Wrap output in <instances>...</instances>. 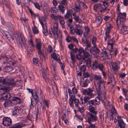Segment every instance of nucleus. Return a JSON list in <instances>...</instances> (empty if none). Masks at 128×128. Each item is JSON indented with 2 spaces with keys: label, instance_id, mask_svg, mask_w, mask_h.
I'll list each match as a JSON object with an SVG mask.
<instances>
[{
  "label": "nucleus",
  "instance_id": "nucleus-42",
  "mask_svg": "<svg viewBox=\"0 0 128 128\" xmlns=\"http://www.w3.org/2000/svg\"><path fill=\"white\" fill-rule=\"evenodd\" d=\"M94 53L95 54L97 53L99 54L100 53V50L98 48L95 46H93Z\"/></svg>",
  "mask_w": 128,
  "mask_h": 128
},
{
  "label": "nucleus",
  "instance_id": "nucleus-46",
  "mask_svg": "<svg viewBox=\"0 0 128 128\" xmlns=\"http://www.w3.org/2000/svg\"><path fill=\"white\" fill-rule=\"evenodd\" d=\"M32 31L34 34H38V33L39 31L37 28L34 26L32 28Z\"/></svg>",
  "mask_w": 128,
  "mask_h": 128
},
{
  "label": "nucleus",
  "instance_id": "nucleus-3",
  "mask_svg": "<svg viewBox=\"0 0 128 128\" xmlns=\"http://www.w3.org/2000/svg\"><path fill=\"white\" fill-rule=\"evenodd\" d=\"M16 38L19 46L23 48H25L26 46L23 34L21 33L18 32L16 36Z\"/></svg>",
  "mask_w": 128,
  "mask_h": 128
},
{
  "label": "nucleus",
  "instance_id": "nucleus-63",
  "mask_svg": "<svg viewBox=\"0 0 128 128\" xmlns=\"http://www.w3.org/2000/svg\"><path fill=\"white\" fill-rule=\"evenodd\" d=\"M21 20L22 22L24 24H26L27 23V20L24 19L23 18H21Z\"/></svg>",
  "mask_w": 128,
  "mask_h": 128
},
{
  "label": "nucleus",
  "instance_id": "nucleus-47",
  "mask_svg": "<svg viewBox=\"0 0 128 128\" xmlns=\"http://www.w3.org/2000/svg\"><path fill=\"white\" fill-rule=\"evenodd\" d=\"M70 31L71 34H74L75 33V30H74V28L72 26H70Z\"/></svg>",
  "mask_w": 128,
  "mask_h": 128
},
{
  "label": "nucleus",
  "instance_id": "nucleus-64",
  "mask_svg": "<svg viewBox=\"0 0 128 128\" xmlns=\"http://www.w3.org/2000/svg\"><path fill=\"white\" fill-rule=\"evenodd\" d=\"M76 58L78 60H79L81 59L82 56L80 54H76Z\"/></svg>",
  "mask_w": 128,
  "mask_h": 128
},
{
  "label": "nucleus",
  "instance_id": "nucleus-18",
  "mask_svg": "<svg viewBox=\"0 0 128 128\" xmlns=\"http://www.w3.org/2000/svg\"><path fill=\"white\" fill-rule=\"evenodd\" d=\"M81 63H80V65H78L76 67V70L77 72H79V70L80 72H84L86 70V66L84 65H80Z\"/></svg>",
  "mask_w": 128,
  "mask_h": 128
},
{
  "label": "nucleus",
  "instance_id": "nucleus-10",
  "mask_svg": "<svg viewBox=\"0 0 128 128\" xmlns=\"http://www.w3.org/2000/svg\"><path fill=\"white\" fill-rule=\"evenodd\" d=\"M82 91L84 95H88L90 96V98H93L94 96V90L93 88H90L87 90L83 89Z\"/></svg>",
  "mask_w": 128,
  "mask_h": 128
},
{
  "label": "nucleus",
  "instance_id": "nucleus-58",
  "mask_svg": "<svg viewBox=\"0 0 128 128\" xmlns=\"http://www.w3.org/2000/svg\"><path fill=\"white\" fill-rule=\"evenodd\" d=\"M52 88L54 92H57V87L56 86L55 84H54L52 86Z\"/></svg>",
  "mask_w": 128,
  "mask_h": 128
},
{
  "label": "nucleus",
  "instance_id": "nucleus-54",
  "mask_svg": "<svg viewBox=\"0 0 128 128\" xmlns=\"http://www.w3.org/2000/svg\"><path fill=\"white\" fill-rule=\"evenodd\" d=\"M34 6L36 8L39 10H40V7L38 4L36 2H34Z\"/></svg>",
  "mask_w": 128,
  "mask_h": 128
},
{
  "label": "nucleus",
  "instance_id": "nucleus-45",
  "mask_svg": "<svg viewBox=\"0 0 128 128\" xmlns=\"http://www.w3.org/2000/svg\"><path fill=\"white\" fill-rule=\"evenodd\" d=\"M106 1H107L104 0V1H102V4L104 6V8H108V4Z\"/></svg>",
  "mask_w": 128,
  "mask_h": 128
},
{
  "label": "nucleus",
  "instance_id": "nucleus-9",
  "mask_svg": "<svg viewBox=\"0 0 128 128\" xmlns=\"http://www.w3.org/2000/svg\"><path fill=\"white\" fill-rule=\"evenodd\" d=\"M36 47L38 50V54L40 56H44V51L43 50L41 49L42 44L40 40L39 39H36Z\"/></svg>",
  "mask_w": 128,
  "mask_h": 128
},
{
  "label": "nucleus",
  "instance_id": "nucleus-38",
  "mask_svg": "<svg viewBox=\"0 0 128 128\" xmlns=\"http://www.w3.org/2000/svg\"><path fill=\"white\" fill-rule=\"evenodd\" d=\"M112 66L113 68L115 70H116L118 68V66L117 65L116 62H112L111 63Z\"/></svg>",
  "mask_w": 128,
  "mask_h": 128
},
{
  "label": "nucleus",
  "instance_id": "nucleus-20",
  "mask_svg": "<svg viewBox=\"0 0 128 128\" xmlns=\"http://www.w3.org/2000/svg\"><path fill=\"white\" fill-rule=\"evenodd\" d=\"M2 98L4 100H8L10 98V94L7 92H5L3 93H2Z\"/></svg>",
  "mask_w": 128,
  "mask_h": 128
},
{
  "label": "nucleus",
  "instance_id": "nucleus-60",
  "mask_svg": "<svg viewBox=\"0 0 128 128\" xmlns=\"http://www.w3.org/2000/svg\"><path fill=\"white\" fill-rule=\"evenodd\" d=\"M111 112L112 114L115 115L116 114V110L115 108L113 107L112 108Z\"/></svg>",
  "mask_w": 128,
  "mask_h": 128
},
{
  "label": "nucleus",
  "instance_id": "nucleus-29",
  "mask_svg": "<svg viewBox=\"0 0 128 128\" xmlns=\"http://www.w3.org/2000/svg\"><path fill=\"white\" fill-rule=\"evenodd\" d=\"M110 10L109 8H103L102 5L100 8L99 9V10H98V11L102 13L106 12V11H109Z\"/></svg>",
  "mask_w": 128,
  "mask_h": 128
},
{
  "label": "nucleus",
  "instance_id": "nucleus-31",
  "mask_svg": "<svg viewBox=\"0 0 128 128\" xmlns=\"http://www.w3.org/2000/svg\"><path fill=\"white\" fill-rule=\"evenodd\" d=\"M6 33L7 34H6V36H5L6 38L10 42L12 41L13 40L12 38L11 35L8 32H6Z\"/></svg>",
  "mask_w": 128,
  "mask_h": 128
},
{
  "label": "nucleus",
  "instance_id": "nucleus-40",
  "mask_svg": "<svg viewBox=\"0 0 128 128\" xmlns=\"http://www.w3.org/2000/svg\"><path fill=\"white\" fill-rule=\"evenodd\" d=\"M95 106L98 105L100 104V100L98 98L96 97L94 100Z\"/></svg>",
  "mask_w": 128,
  "mask_h": 128
},
{
  "label": "nucleus",
  "instance_id": "nucleus-26",
  "mask_svg": "<svg viewBox=\"0 0 128 128\" xmlns=\"http://www.w3.org/2000/svg\"><path fill=\"white\" fill-rule=\"evenodd\" d=\"M90 32L89 28L88 26H86L85 27V32L84 33L83 37L84 38H87V36Z\"/></svg>",
  "mask_w": 128,
  "mask_h": 128
},
{
  "label": "nucleus",
  "instance_id": "nucleus-17",
  "mask_svg": "<svg viewBox=\"0 0 128 128\" xmlns=\"http://www.w3.org/2000/svg\"><path fill=\"white\" fill-rule=\"evenodd\" d=\"M124 24L121 25L120 31L122 33L124 34H126L128 33V28Z\"/></svg>",
  "mask_w": 128,
  "mask_h": 128
},
{
  "label": "nucleus",
  "instance_id": "nucleus-14",
  "mask_svg": "<svg viewBox=\"0 0 128 128\" xmlns=\"http://www.w3.org/2000/svg\"><path fill=\"white\" fill-rule=\"evenodd\" d=\"M9 63L10 65V66H7L4 67V69L6 72H9L13 70V66H14L15 64V62L13 60L9 61Z\"/></svg>",
  "mask_w": 128,
  "mask_h": 128
},
{
  "label": "nucleus",
  "instance_id": "nucleus-13",
  "mask_svg": "<svg viewBox=\"0 0 128 128\" xmlns=\"http://www.w3.org/2000/svg\"><path fill=\"white\" fill-rule=\"evenodd\" d=\"M69 104L71 106L72 105L73 102H74L75 106L78 107L80 102L78 99L76 98L75 96L69 99Z\"/></svg>",
  "mask_w": 128,
  "mask_h": 128
},
{
  "label": "nucleus",
  "instance_id": "nucleus-41",
  "mask_svg": "<svg viewBox=\"0 0 128 128\" xmlns=\"http://www.w3.org/2000/svg\"><path fill=\"white\" fill-rule=\"evenodd\" d=\"M87 51H85L84 52V57L86 58H89L90 57V55L89 53L87 52Z\"/></svg>",
  "mask_w": 128,
  "mask_h": 128
},
{
  "label": "nucleus",
  "instance_id": "nucleus-36",
  "mask_svg": "<svg viewBox=\"0 0 128 128\" xmlns=\"http://www.w3.org/2000/svg\"><path fill=\"white\" fill-rule=\"evenodd\" d=\"M60 16L59 15L56 16L54 14H52L51 16V17L52 19L56 20H58V19L59 18Z\"/></svg>",
  "mask_w": 128,
  "mask_h": 128
},
{
  "label": "nucleus",
  "instance_id": "nucleus-5",
  "mask_svg": "<svg viewBox=\"0 0 128 128\" xmlns=\"http://www.w3.org/2000/svg\"><path fill=\"white\" fill-rule=\"evenodd\" d=\"M46 18L45 17H42L39 18V21L42 27L44 34L46 36L48 35L47 25L46 20Z\"/></svg>",
  "mask_w": 128,
  "mask_h": 128
},
{
  "label": "nucleus",
  "instance_id": "nucleus-21",
  "mask_svg": "<svg viewBox=\"0 0 128 128\" xmlns=\"http://www.w3.org/2000/svg\"><path fill=\"white\" fill-rule=\"evenodd\" d=\"M6 28L9 32H11L13 29V26L10 22H7L5 24Z\"/></svg>",
  "mask_w": 128,
  "mask_h": 128
},
{
  "label": "nucleus",
  "instance_id": "nucleus-50",
  "mask_svg": "<svg viewBox=\"0 0 128 128\" xmlns=\"http://www.w3.org/2000/svg\"><path fill=\"white\" fill-rule=\"evenodd\" d=\"M33 62L34 65L37 66L38 65V58H33Z\"/></svg>",
  "mask_w": 128,
  "mask_h": 128
},
{
  "label": "nucleus",
  "instance_id": "nucleus-7",
  "mask_svg": "<svg viewBox=\"0 0 128 128\" xmlns=\"http://www.w3.org/2000/svg\"><path fill=\"white\" fill-rule=\"evenodd\" d=\"M118 16L117 17L116 22L118 26L121 24H124L126 20V14L125 13H121L120 12L118 14Z\"/></svg>",
  "mask_w": 128,
  "mask_h": 128
},
{
  "label": "nucleus",
  "instance_id": "nucleus-8",
  "mask_svg": "<svg viewBox=\"0 0 128 128\" xmlns=\"http://www.w3.org/2000/svg\"><path fill=\"white\" fill-rule=\"evenodd\" d=\"M97 112H89V116L88 118V122L90 124H92L93 122L97 121L98 118L97 116Z\"/></svg>",
  "mask_w": 128,
  "mask_h": 128
},
{
  "label": "nucleus",
  "instance_id": "nucleus-27",
  "mask_svg": "<svg viewBox=\"0 0 128 128\" xmlns=\"http://www.w3.org/2000/svg\"><path fill=\"white\" fill-rule=\"evenodd\" d=\"M72 13L73 12L72 10H68L66 13L65 16V19H68L70 16H71Z\"/></svg>",
  "mask_w": 128,
  "mask_h": 128
},
{
  "label": "nucleus",
  "instance_id": "nucleus-16",
  "mask_svg": "<svg viewBox=\"0 0 128 128\" xmlns=\"http://www.w3.org/2000/svg\"><path fill=\"white\" fill-rule=\"evenodd\" d=\"M82 2L78 0L76 2V6L74 8L76 12H78L82 9V5L81 4Z\"/></svg>",
  "mask_w": 128,
  "mask_h": 128
},
{
  "label": "nucleus",
  "instance_id": "nucleus-32",
  "mask_svg": "<svg viewBox=\"0 0 128 128\" xmlns=\"http://www.w3.org/2000/svg\"><path fill=\"white\" fill-rule=\"evenodd\" d=\"M102 17L100 16H98L96 17V22L98 24H100L102 22Z\"/></svg>",
  "mask_w": 128,
  "mask_h": 128
},
{
  "label": "nucleus",
  "instance_id": "nucleus-61",
  "mask_svg": "<svg viewBox=\"0 0 128 128\" xmlns=\"http://www.w3.org/2000/svg\"><path fill=\"white\" fill-rule=\"evenodd\" d=\"M86 64L88 66H90L91 65V62L90 60V59H89L88 60H86Z\"/></svg>",
  "mask_w": 128,
  "mask_h": 128
},
{
  "label": "nucleus",
  "instance_id": "nucleus-49",
  "mask_svg": "<svg viewBox=\"0 0 128 128\" xmlns=\"http://www.w3.org/2000/svg\"><path fill=\"white\" fill-rule=\"evenodd\" d=\"M104 68V66L103 64H99L97 68H98L100 71H102L103 70Z\"/></svg>",
  "mask_w": 128,
  "mask_h": 128
},
{
  "label": "nucleus",
  "instance_id": "nucleus-62",
  "mask_svg": "<svg viewBox=\"0 0 128 128\" xmlns=\"http://www.w3.org/2000/svg\"><path fill=\"white\" fill-rule=\"evenodd\" d=\"M99 119L100 122H102L104 120V117L103 114H101L99 116Z\"/></svg>",
  "mask_w": 128,
  "mask_h": 128
},
{
  "label": "nucleus",
  "instance_id": "nucleus-57",
  "mask_svg": "<svg viewBox=\"0 0 128 128\" xmlns=\"http://www.w3.org/2000/svg\"><path fill=\"white\" fill-rule=\"evenodd\" d=\"M88 104H89L90 106H95L94 100H90L88 102Z\"/></svg>",
  "mask_w": 128,
  "mask_h": 128
},
{
  "label": "nucleus",
  "instance_id": "nucleus-1",
  "mask_svg": "<svg viewBox=\"0 0 128 128\" xmlns=\"http://www.w3.org/2000/svg\"><path fill=\"white\" fill-rule=\"evenodd\" d=\"M102 78L101 75L95 74L94 76V80L96 82L95 84L96 90L100 95L103 94L102 96L104 97L106 94L105 86V82Z\"/></svg>",
  "mask_w": 128,
  "mask_h": 128
},
{
  "label": "nucleus",
  "instance_id": "nucleus-56",
  "mask_svg": "<svg viewBox=\"0 0 128 128\" xmlns=\"http://www.w3.org/2000/svg\"><path fill=\"white\" fill-rule=\"evenodd\" d=\"M72 90L73 94H76L78 92V90L75 87L73 88Z\"/></svg>",
  "mask_w": 128,
  "mask_h": 128
},
{
  "label": "nucleus",
  "instance_id": "nucleus-51",
  "mask_svg": "<svg viewBox=\"0 0 128 128\" xmlns=\"http://www.w3.org/2000/svg\"><path fill=\"white\" fill-rule=\"evenodd\" d=\"M71 91V90L70 89H68V92L69 93V96H70L69 99L70 98H72V97H74V96H75V95H73L72 94Z\"/></svg>",
  "mask_w": 128,
  "mask_h": 128
},
{
  "label": "nucleus",
  "instance_id": "nucleus-23",
  "mask_svg": "<svg viewBox=\"0 0 128 128\" xmlns=\"http://www.w3.org/2000/svg\"><path fill=\"white\" fill-rule=\"evenodd\" d=\"M12 101L14 105L19 104L21 101V100L20 98L18 97H14L12 99Z\"/></svg>",
  "mask_w": 128,
  "mask_h": 128
},
{
  "label": "nucleus",
  "instance_id": "nucleus-25",
  "mask_svg": "<svg viewBox=\"0 0 128 128\" xmlns=\"http://www.w3.org/2000/svg\"><path fill=\"white\" fill-rule=\"evenodd\" d=\"M99 63L98 62V60H94L93 62L92 68L94 70H96L98 68Z\"/></svg>",
  "mask_w": 128,
  "mask_h": 128
},
{
  "label": "nucleus",
  "instance_id": "nucleus-4",
  "mask_svg": "<svg viewBox=\"0 0 128 128\" xmlns=\"http://www.w3.org/2000/svg\"><path fill=\"white\" fill-rule=\"evenodd\" d=\"M42 90L41 89L39 88L38 89V90H36L34 91L32 94L33 99L34 100L35 102L32 101L31 100V104L30 105V108H32L34 106H35L38 102V94H41Z\"/></svg>",
  "mask_w": 128,
  "mask_h": 128
},
{
  "label": "nucleus",
  "instance_id": "nucleus-24",
  "mask_svg": "<svg viewBox=\"0 0 128 128\" xmlns=\"http://www.w3.org/2000/svg\"><path fill=\"white\" fill-rule=\"evenodd\" d=\"M4 105L5 107L11 106H14V104L10 100H6L5 101Z\"/></svg>",
  "mask_w": 128,
  "mask_h": 128
},
{
  "label": "nucleus",
  "instance_id": "nucleus-28",
  "mask_svg": "<svg viewBox=\"0 0 128 128\" xmlns=\"http://www.w3.org/2000/svg\"><path fill=\"white\" fill-rule=\"evenodd\" d=\"M23 126L22 124L20 123H18L14 124L10 128H22Z\"/></svg>",
  "mask_w": 128,
  "mask_h": 128
},
{
  "label": "nucleus",
  "instance_id": "nucleus-53",
  "mask_svg": "<svg viewBox=\"0 0 128 128\" xmlns=\"http://www.w3.org/2000/svg\"><path fill=\"white\" fill-rule=\"evenodd\" d=\"M20 112V110H19L16 111H13V114L14 115H18L19 114Z\"/></svg>",
  "mask_w": 128,
  "mask_h": 128
},
{
  "label": "nucleus",
  "instance_id": "nucleus-30",
  "mask_svg": "<svg viewBox=\"0 0 128 128\" xmlns=\"http://www.w3.org/2000/svg\"><path fill=\"white\" fill-rule=\"evenodd\" d=\"M83 76L84 78H86L87 79L86 80L88 79H89L90 80H92V78L90 76V74L87 72H84L83 74Z\"/></svg>",
  "mask_w": 128,
  "mask_h": 128
},
{
  "label": "nucleus",
  "instance_id": "nucleus-35",
  "mask_svg": "<svg viewBox=\"0 0 128 128\" xmlns=\"http://www.w3.org/2000/svg\"><path fill=\"white\" fill-rule=\"evenodd\" d=\"M102 5L101 4H98L94 5V10L97 11L98 9L99 10V9L100 8Z\"/></svg>",
  "mask_w": 128,
  "mask_h": 128
},
{
  "label": "nucleus",
  "instance_id": "nucleus-43",
  "mask_svg": "<svg viewBox=\"0 0 128 128\" xmlns=\"http://www.w3.org/2000/svg\"><path fill=\"white\" fill-rule=\"evenodd\" d=\"M59 20L60 23L61 25H64L65 24V22L64 21L63 18L62 16H60L59 18Z\"/></svg>",
  "mask_w": 128,
  "mask_h": 128
},
{
  "label": "nucleus",
  "instance_id": "nucleus-33",
  "mask_svg": "<svg viewBox=\"0 0 128 128\" xmlns=\"http://www.w3.org/2000/svg\"><path fill=\"white\" fill-rule=\"evenodd\" d=\"M57 61L60 64V66L61 69L63 70L64 68L65 65L64 63H62L60 61V59H58L57 60Z\"/></svg>",
  "mask_w": 128,
  "mask_h": 128
},
{
  "label": "nucleus",
  "instance_id": "nucleus-52",
  "mask_svg": "<svg viewBox=\"0 0 128 128\" xmlns=\"http://www.w3.org/2000/svg\"><path fill=\"white\" fill-rule=\"evenodd\" d=\"M67 4V0H62L61 2L60 5L66 6Z\"/></svg>",
  "mask_w": 128,
  "mask_h": 128
},
{
  "label": "nucleus",
  "instance_id": "nucleus-39",
  "mask_svg": "<svg viewBox=\"0 0 128 128\" xmlns=\"http://www.w3.org/2000/svg\"><path fill=\"white\" fill-rule=\"evenodd\" d=\"M70 55L71 59L73 62H75L76 60L75 55L73 53L70 52Z\"/></svg>",
  "mask_w": 128,
  "mask_h": 128
},
{
  "label": "nucleus",
  "instance_id": "nucleus-6",
  "mask_svg": "<svg viewBox=\"0 0 128 128\" xmlns=\"http://www.w3.org/2000/svg\"><path fill=\"white\" fill-rule=\"evenodd\" d=\"M15 82L12 78H4L0 77V86L4 84L8 86L14 85Z\"/></svg>",
  "mask_w": 128,
  "mask_h": 128
},
{
  "label": "nucleus",
  "instance_id": "nucleus-37",
  "mask_svg": "<svg viewBox=\"0 0 128 128\" xmlns=\"http://www.w3.org/2000/svg\"><path fill=\"white\" fill-rule=\"evenodd\" d=\"M58 7L59 10L60 12L62 13H64L65 10V7L64 6L60 4L58 6Z\"/></svg>",
  "mask_w": 128,
  "mask_h": 128
},
{
  "label": "nucleus",
  "instance_id": "nucleus-12",
  "mask_svg": "<svg viewBox=\"0 0 128 128\" xmlns=\"http://www.w3.org/2000/svg\"><path fill=\"white\" fill-rule=\"evenodd\" d=\"M12 121L10 118L8 117H5L2 119V124L4 126H8L12 123Z\"/></svg>",
  "mask_w": 128,
  "mask_h": 128
},
{
  "label": "nucleus",
  "instance_id": "nucleus-19",
  "mask_svg": "<svg viewBox=\"0 0 128 128\" xmlns=\"http://www.w3.org/2000/svg\"><path fill=\"white\" fill-rule=\"evenodd\" d=\"M118 120V125L116 126V128H125V124L123 120L121 118H119Z\"/></svg>",
  "mask_w": 128,
  "mask_h": 128
},
{
  "label": "nucleus",
  "instance_id": "nucleus-44",
  "mask_svg": "<svg viewBox=\"0 0 128 128\" xmlns=\"http://www.w3.org/2000/svg\"><path fill=\"white\" fill-rule=\"evenodd\" d=\"M90 97L87 96H85L84 97V104L87 103V102H88H88L90 101L89 100L90 99Z\"/></svg>",
  "mask_w": 128,
  "mask_h": 128
},
{
  "label": "nucleus",
  "instance_id": "nucleus-55",
  "mask_svg": "<svg viewBox=\"0 0 128 128\" xmlns=\"http://www.w3.org/2000/svg\"><path fill=\"white\" fill-rule=\"evenodd\" d=\"M43 102L44 104L46 105L48 108H49V104L50 103L49 101L48 100H44Z\"/></svg>",
  "mask_w": 128,
  "mask_h": 128
},
{
  "label": "nucleus",
  "instance_id": "nucleus-34",
  "mask_svg": "<svg viewBox=\"0 0 128 128\" xmlns=\"http://www.w3.org/2000/svg\"><path fill=\"white\" fill-rule=\"evenodd\" d=\"M75 32L76 34L79 36L82 35L83 32L82 31L81 29H76Z\"/></svg>",
  "mask_w": 128,
  "mask_h": 128
},
{
  "label": "nucleus",
  "instance_id": "nucleus-22",
  "mask_svg": "<svg viewBox=\"0 0 128 128\" xmlns=\"http://www.w3.org/2000/svg\"><path fill=\"white\" fill-rule=\"evenodd\" d=\"M91 80L89 79L88 80H86L80 83V85L82 87H84L87 86L89 83L91 81Z\"/></svg>",
  "mask_w": 128,
  "mask_h": 128
},
{
  "label": "nucleus",
  "instance_id": "nucleus-2",
  "mask_svg": "<svg viewBox=\"0 0 128 128\" xmlns=\"http://www.w3.org/2000/svg\"><path fill=\"white\" fill-rule=\"evenodd\" d=\"M111 28V25L110 24H109L107 28V30L106 31L105 33L106 36L105 37V41H107L108 45V46L110 45V46L111 49L109 50L110 53V55L113 54L112 53L113 51V45L115 42V41H114L113 40L110 39L111 36L110 35V33Z\"/></svg>",
  "mask_w": 128,
  "mask_h": 128
},
{
  "label": "nucleus",
  "instance_id": "nucleus-15",
  "mask_svg": "<svg viewBox=\"0 0 128 128\" xmlns=\"http://www.w3.org/2000/svg\"><path fill=\"white\" fill-rule=\"evenodd\" d=\"M82 41L84 43L86 44V47L85 50L86 51H88L89 50V48H90L92 45L90 42L87 39V38H82Z\"/></svg>",
  "mask_w": 128,
  "mask_h": 128
},
{
  "label": "nucleus",
  "instance_id": "nucleus-59",
  "mask_svg": "<svg viewBox=\"0 0 128 128\" xmlns=\"http://www.w3.org/2000/svg\"><path fill=\"white\" fill-rule=\"evenodd\" d=\"M96 40V38L95 37H94L92 38V43L94 46H95Z\"/></svg>",
  "mask_w": 128,
  "mask_h": 128
},
{
  "label": "nucleus",
  "instance_id": "nucleus-48",
  "mask_svg": "<svg viewBox=\"0 0 128 128\" xmlns=\"http://www.w3.org/2000/svg\"><path fill=\"white\" fill-rule=\"evenodd\" d=\"M94 109V107L93 106H90L89 107V110L90 112H97Z\"/></svg>",
  "mask_w": 128,
  "mask_h": 128
},
{
  "label": "nucleus",
  "instance_id": "nucleus-11",
  "mask_svg": "<svg viewBox=\"0 0 128 128\" xmlns=\"http://www.w3.org/2000/svg\"><path fill=\"white\" fill-rule=\"evenodd\" d=\"M53 30L54 37L56 39H57L58 38V32L59 30L58 24L56 22H55L54 23Z\"/></svg>",
  "mask_w": 128,
  "mask_h": 128
}]
</instances>
